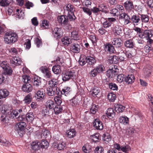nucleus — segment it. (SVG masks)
Here are the masks:
<instances>
[{"mask_svg": "<svg viewBox=\"0 0 153 153\" xmlns=\"http://www.w3.org/2000/svg\"><path fill=\"white\" fill-rule=\"evenodd\" d=\"M117 74L116 69L113 68L108 70L106 72V75L109 78H112Z\"/></svg>", "mask_w": 153, "mask_h": 153, "instance_id": "24", "label": "nucleus"}, {"mask_svg": "<svg viewBox=\"0 0 153 153\" xmlns=\"http://www.w3.org/2000/svg\"><path fill=\"white\" fill-rule=\"evenodd\" d=\"M100 89L97 87H93L90 91V93L91 95L94 97H97V95L100 92Z\"/></svg>", "mask_w": 153, "mask_h": 153, "instance_id": "26", "label": "nucleus"}, {"mask_svg": "<svg viewBox=\"0 0 153 153\" xmlns=\"http://www.w3.org/2000/svg\"><path fill=\"white\" fill-rule=\"evenodd\" d=\"M67 16L68 18V20H69L70 21H74L76 19L74 13L68 14Z\"/></svg>", "mask_w": 153, "mask_h": 153, "instance_id": "59", "label": "nucleus"}, {"mask_svg": "<svg viewBox=\"0 0 153 153\" xmlns=\"http://www.w3.org/2000/svg\"><path fill=\"white\" fill-rule=\"evenodd\" d=\"M94 127L97 130H102L103 126L102 122L99 119H96L94 120L93 122Z\"/></svg>", "mask_w": 153, "mask_h": 153, "instance_id": "7", "label": "nucleus"}, {"mask_svg": "<svg viewBox=\"0 0 153 153\" xmlns=\"http://www.w3.org/2000/svg\"><path fill=\"white\" fill-rule=\"evenodd\" d=\"M119 19L123 20L125 25H126L131 22L129 16L125 13H122L120 15Z\"/></svg>", "mask_w": 153, "mask_h": 153, "instance_id": "6", "label": "nucleus"}, {"mask_svg": "<svg viewBox=\"0 0 153 153\" xmlns=\"http://www.w3.org/2000/svg\"><path fill=\"white\" fill-rule=\"evenodd\" d=\"M81 47L79 44L77 43H73L71 44L70 46V50L73 53H77L79 52Z\"/></svg>", "mask_w": 153, "mask_h": 153, "instance_id": "9", "label": "nucleus"}, {"mask_svg": "<svg viewBox=\"0 0 153 153\" xmlns=\"http://www.w3.org/2000/svg\"><path fill=\"white\" fill-rule=\"evenodd\" d=\"M104 149L103 148L100 146H99L96 147L94 150L95 153H104Z\"/></svg>", "mask_w": 153, "mask_h": 153, "instance_id": "55", "label": "nucleus"}, {"mask_svg": "<svg viewBox=\"0 0 153 153\" xmlns=\"http://www.w3.org/2000/svg\"><path fill=\"white\" fill-rule=\"evenodd\" d=\"M8 116L12 118H14V117H16L18 116V117L19 120H23L25 119L24 117L22 116H20L19 115V113L18 111L16 110H13L12 109L10 110V113L9 114Z\"/></svg>", "mask_w": 153, "mask_h": 153, "instance_id": "10", "label": "nucleus"}, {"mask_svg": "<svg viewBox=\"0 0 153 153\" xmlns=\"http://www.w3.org/2000/svg\"><path fill=\"white\" fill-rule=\"evenodd\" d=\"M86 62L88 66L91 67L94 65L96 62V59L93 57L88 56L85 58Z\"/></svg>", "mask_w": 153, "mask_h": 153, "instance_id": "18", "label": "nucleus"}, {"mask_svg": "<svg viewBox=\"0 0 153 153\" xmlns=\"http://www.w3.org/2000/svg\"><path fill=\"white\" fill-rule=\"evenodd\" d=\"M124 45L126 47L128 48H133L134 46L133 42L131 39L126 40L125 42Z\"/></svg>", "mask_w": 153, "mask_h": 153, "instance_id": "46", "label": "nucleus"}, {"mask_svg": "<svg viewBox=\"0 0 153 153\" xmlns=\"http://www.w3.org/2000/svg\"><path fill=\"white\" fill-rule=\"evenodd\" d=\"M26 120L27 121L32 122L34 119V116L33 113L31 112H28L26 116Z\"/></svg>", "mask_w": 153, "mask_h": 153, "instance_id": "40", "label": "nucleus"}, {"mask_svg": "<svg viewBox=\"0 0 153 153\" xmlns=\"http://www.w3.org/2000/svg\"><path fill=\"white\" fill-rule=\"evenodd\" d=\"M32 99V95L30 93L25 97L24 101L25 103L29 104L31 102Z\"/></svg>", "mask_w": 153, "mask_h": 153, "instance_id": "44", "label": "nucleus"}, {"mask_svg": "<svg viewBox=\"0 0 153 153\" xmlns=\"http://www.w3.org/2000/svg\"><path fill=\"white\" fill-rule=\"evenodd\" d=\"M17 38L18 36L16 33L10 32L5 34L4 39L5 43L10 44L16 42Z\"/></svg>", "mask_w": 153, "mask_h": 153, "instance_id": "1", "label": "nucleus"}, {"mask_svg": "<svg viewBox=\"0 0 153 153\" xmlns=\"http://www.w3.org/2000/svg\"><path fill=\"white\" fill-rule=\"evenodd\" d=\"M86 56L84 55H82L79 57V62L81 66L84 65L86 63L85 60Z\"/></svg>", "mask_w": 153, "mask_h": 153, "instance_id": "50", "label": "nucleus"}, {"mask_svg": "<svg viewBox=\"0 0 153 153\" xmlns=\"http://www.w3.org/2000/svg\"><path fill=\"white\" fill-rule=\"evenodd\" d=\"M47 93L50 96L55 95L56 94L59 95L60 91L58 88H53L49 87L47 89Z\"/></svg>", "mask_w": 153, "mask_h": 153, "instance_id": "4", "label": "nucleus"}, {"mask_svg": "<svg viewBox=\"0 0 153 153\" xmlns=\"http://www.w3.org/2000/svg\"><path fill=\"white\" fill-rule=\"evenodd\" d=\"M125 9L128 11H129L134 8L133 2L129 1H127L124 3Z\"/></svg>", "mask_w": 153, "mask_h": 153, "instance_id": "27", "label": "nucleus"}, {"mask_svg": "<svg viewBox=\"0 0 153 153\" xmlns=\"http://www.w3.org/2000/svg\"><path fill=\"white\" fill-rule=\"evenodd\" d=\"M42 133L41 134V137L43 138H46L50 135L49 132L46 130H42Z\"/></svg>", "mask_w": 153, "mask_h": 153, "instance_id": "58", "label": "nucleus"}, {"mask_svg": "<svg viewBox=\"0 0 153 153\" xmlns=\"http://www.w3.org/2000/svg\"><path fill=\"white\" fill-rule=\"evenodd\" d=\"M11 109L12 108L8 104H4L0 108L1 113L3 114H6L7 115H8L10 114Z\"/></svg>", "mask_w": 153, "mask_h": 153, "instance_id": "8", "label": "nucleus"}, {"mask_svg": "<svg viewBox=\"0 0 153 153\" xmlns=\"http://www.w3.org/2000/svg\"><path fill=\"white\" fill-rule=\"evenodd\" d=\"M64 8L65 11L67 12L68 14L74 13L75 11L74 6L70 4L65 5Z\"/></svg>", "mask_w": 153, "mask_h": 153, "instance_id": "23", "label": "nucleus"}, {"mask_svg": "<svg viewBox=\"0 0 153 153\" xmlns=\"http://www.w3.org/2000/svg\"><path fill=\"white\" fill-rule=\"evenodd\" d=\"M33 89L32 85L29 83L24 84L22 87V91L27 93H29Z\"/></svg>", "mask_w": 153, "mask_h": 153, "instance_id": "17", "label": "nucleus"}, {"mask_svg": "<svg viewBox=\"0 0 153 153\" xmlns=\"http://www.w3.org/2000/svg\"><path fill=\"white\" fill-rule=\"evenodd\" d=\"M118 57L119 60L120 61H125L126 58V53H124L123 51L122 52L119 53Z\"/></svg>", "mask_w": 153, "mask_h": 153, "instance_id": "51", "label": "nucleus"}, {"mask_svg": "<svg viewBox=\"0 0 153 153\" xmlns=\"http://www.w3.org/2000/svg\"><path fill=\"white\" fill-rule=\"evenodd\" d=\"M9 1L7 0H1L0 1V5L2 7L7 6L9 4Z\"/></svg>", "mask_w": 153, "mask_h": 153, "instance_id": "64", "label": "nucleus"}, {"mask_svg": "<svg viewBox=\"0 0 153 153\" xmlns=\"http://www.w3.org/2000/svg\"><path fill=\"white\" fill-rule=\"evenodd\" d=\"M0 66L4 71V73L8 75H10L12 72V70L7 65V62L2 61L0 64Z\"/></svg>", "mask_w": 153, "mask_h": 153, "instance_id": "3", "label": "nucleus"}, {"mask_svg": "<svg viewBox=\"0 0 153 153\" xmlns=\"http://www.w3.org/2000/svg\"><path fill=\"white\" fill-rule=\"evenodd\" d=\"M134 30L137 33L139 37L141 38L143 33V30L139 27H135L134 28Z\"/></svg>", "mask_w": 153, "mask_h": 153, "instance_id": "56", "label": "nucleus"}, {"mask_svg": "<svg viewBox=\"0 0 153 153\" xmlns=\"http://www.w3.org/2000/svg\"><path fill=\"white\" fill-rule=\"evenodd\" d=\"M9 92L6 89H2L0 90V99L5 98L9 94Z\"/></svg>", "mask_w": 153, "mask_h": 153, "instance_id": "28", "label": "nucleus"}, {"mask_svg": "<svg viewBox=\"0 0 153 153\" xmlns=\"http://www.w3.org/2000/svg\"><path fill=\"white\" fill-rule=\"evenodd\" d=\"M41 71L44 74L45 77L47 78H51L52 75L50 70L48 68L42 67L40 68Z\"/></svg>", "mask_w": 153, "mask_h": 153, "instance_id": "12", "label": "nucleus"}, {"mask_svg": "<svg viewBox=\"0 0 153 153\" xmlns=\"http://www.w3.org/2000/svg\"><path fill=\"white\" fill-rule=\"evenodd\" d=\"M122 42V40L120 38H114L112 43L116 48H119L121 46Z\"/></svg>", "mask_w": 153, "mask_h": 153, "instance_id": "20", "label": "nucleus"}, {"mask_svg": "<svg viewBox=\"0 0 153 153\" xmlns=\"http://www.w3.org/2000/svg\"><path fill=\"white\" fill-rule=\"evenodd\" d=\"M144 75L146 78L149 77L151 75V71L149 69L146 68L144 69Z\"/></svg>", "mask_w": 153, "mask_h": 153, "instance_id": "57", "label": "nucleus"}, {"mask_svg": "<svg viewBox=\"0 0 153 153\" xmlns=\"http://www.w3.org/2000/svg\"><path fill=\"white\" fill-rule=\"evenodd\" d=\"M140 14L138 15H133L131 17V21L134 25H137L141 23Z\"/></svg>", "mask_w": 153, "mask_h": 153, "instance_id": "13", "label": "nucleus"}, {"mask_svg": "<svg viewBox=\"0 0 153 153\" xmlns=\"http://www.w3.org/2000/svg\"><path fill=\"white\" fill-rule=\"evenodd\" d=\"M109 88L113 90H116L118 89L117 85L115 83H110L109 84Z\"/></svg>", "mask_w": 153, "mask_h": 153, "instance_id": "63", "label": "nucleus"}, {"mask_svg": "<svg viewBox=\"0 0 153 153\" xmlns=\"http://www.w3.org/2000/svg\"><path fill=\"white\" fill-rule=\"evenodd\" d=\"M39 142L34 141L31 143L32 149L34 150H37L40 148Z\"/></svg>", "mask_w": 153, "mask_h": 153, "instance_id": "47", "label": "nucleus"}, {"mask_svg": "<svg viewBox=\"0 0 153 153\" xmlns=\"http://www.w3.org/2000/svg\"><path fill=\"white\" fill-rule=\"evenodd\" d=\"M105 49L110 54L114 53L115 51L114 47L111 44L108 43L105 44Z\"/></svg>", "mask_w": 153, "mask_h": 153, "instance_id": "19", "label": "nucleus"}, {"mask_svg": "<svg viewBox=\"0 0 153 153\" xmlns=\"http://www.w3.org/2000/svg\"><path fill=\"white\" fill-rule=\"evenodd\" d=\"M62 80L64 82L68 81L76 76L75 72L71 71H64L62 73Z\"/></svg>", "mask_w": 153, "mask_h": 153, "instance_id": "2", "label": "nucleus"}, {"mask_svg": "<svg viewBox=\"0 0 153 153\" xmlns=\"http://www.w3.org/2000/svg\"><path fill=\"white\" fill-rule=\"evenodd\" d=\"M52 34L56 39L61 38L63 35V32L61 28L56 27L52 31Z\"/></svg>", "mask_w": 153, "mask_h": 153, "instance_id": "5", "label": "nucleus"}, {"mask_svg": "<svg viewBox=\"0 0 153 153\" xmlns=\"http://www.w3.org/2000/svg\"><path fill=\"white\" fill-rule=\"evenodd\" d=\"M76 133V131L74 129H70L68 130L66 132L67 137L69 138L74 137L75 136Z\"/></svg>", "mask_w": 153, "mask_h": 153, "instance_id": "37", "label": "nucleus"}, {"mask_svg": "<svg viewBox=\"0 0 153 153\" xmlns=\"http://www.w3.org/2000/svg\"><path fill=\"white\" fill-rule=\"evenodd\" d=\"M48 142L46 140H43L39 142L40 147L42 148H47L48 146Z\"/></svg>", "mask_w": 153, "mask_h": 153, "instance_id": "45", "label": "nucleus"}, {"mask_svg": "<svg viewBox=\"0 0 153 153\" xmlns=\"http://www.w3.org/2000/svg\"><path fill=\"white\" fill-rule=\"evenodd\" d=\"M71 39L75 40L80 39V37L78 34V32L75 30H74L71 33Z\"/></svg>", "mask_w": 153, "mask_h": 153, "instance_id": "33", "label": "nucleus"}, {"mask_svg": "<svg viewBox=\"0 0 153 153\" xmlns=\"http://www.w3.org/2000/svg\"><path fill=\"white\" fill-rule=\"evenodd\" d=\"M22 63L21 59L18 57H13L10 60V64L13 66L20 65Z\"/></svg>", "mask_w": 153, "mask_h": 153, "instance_id": "15", "label": "nucleus"}, {"mask_svg": "<svg viewBox=\"0 0 153 153\" xmlns=\"http://www.w3.org/2000/svg\"><path fill=\"white\" fill-rule=\"evenodd\" d=\"M35 44L37 48L42 47V40L39 37L35 38L34 40Z\"/></svg>", "mask_w": 153, "mask_h": 153, "instance_id": "49", "label": "nucleus"}, {"mask_svg": "<svg viewBox=\"0 0 153 153\" xmlns=\"http://www.w3.org/2000/svg\"><path fill=\"white\" fill-rule=\"evenodd\" d=\"M135 77L133 75H128L125 78V80L128 84H131L134 81Z\"/></svg>", "mask_w": 153, "mask_h": 153, "instance_id": "29", "label": "nucleus"}, {"mask_svg": "<svg viewBox=\"0 0 153 153\" xmlns=\"http://www.w3.org/2000/svg\"><path fill=\"white\" fill-rule=\"evenodd\" d=\"M23 81L25 84L29 83L31 81L30 77L26 75H22Z\"/></svg>", "mask_w": 153, "mask_h": 153, "instance_id": "54", "label": "nucleus"}, {"mask_svg": "<svg viewBox=\"0 0 153 153\" xmlns=\"http://www.w3.org/2000/svg\"><path fill=\"white\" fill-rule=\"evenodd\" d=\"M119 121L120 123L125 125L128 124L129 119L126 116H122L120 117Z\"/></svg>", "mask_w": 153, "mask_h": 153, "instance_id": "36", "label": "nucleus"}, {"mask_svg": "<svg viewBox=\"0 0 153 153\" xmlns=\"http://www.w3.org/2000/svg\"><path fill=\"white\" fill-rule=\"evenodd\" d=\"M48 84L50 87L57 88V87L58 84V82L57 79H53L48 82Z\"/></svg>", "mask_w": 153, "mask_h": 153, "instance_id": "32", "label": "nucleus"}, {"mask_svg": "<svg viewBox=\"0 0 153 153\" xmlns=\"http://www.w3.org/2000/svg\"><path fill=\"white\" fill-rule=\"evenodd\" d=\"M91 138L95 142H98V140L100 139V134H99L96 133L93 135H91L90 136Z\"/></svg>", "mask_w": 153, "mask_h": 153, "instance_id": "52", "label": "nucleus"}, {"mask_svg": "<svg viewBox=\"0 0 153 153\" xmlns=\"http://www.w3.org/2000/svg\"><path fill=\"white\" fill-rule=\"evenodd\" d=\"M114 30L117 35H121L122 34V28L118 25L114 26Z\"/></svg>", "mask_w": 153, "mask_h": 153, "instance_id": "34", "label": "nucleus"}, {"mask_svg": "<svg viewBox=\"0 0 153 153\" xmlns=\"http://www.w3.org/2000/svg\"><path fill=\"white\" fill-rule=\"evenodd\" d=\"M71 91V89L70 87L66 86L64 87L60 92L62 94L67 96L70 94Z\"/></svg>", "mask_w": 153, "mask_h": 153, "instance_id": "21", "label": "nucleus"}, {"mask_svg": "<svg viewBox=\"0 0 153 153\" xmlns=\"http://www.w3.org/2000/svg\"><path fill=\"white\" fill-rule=\"evenodd\" d=\"M52 71L56 74H59L61 71V66L59 65H56L53 66L52 68Z\"/></svg>", "mask_w": 153, "mask_h": 153, "instance_id": "30", "label": "nucleus"}, {"mask_svg": "<svg viewBox=\"0 0 153 153\" xmlns=\"http://www.w3.org/2000/svg\"><path fill=\"white\" fill-rule=\"evenodd\" d=\"M116 96L113 93H109L108 95V98L110 101L114 102L115 100Z\"/></svg>", "mask_w": 153, "mask_h": 153, "instance_id": "53", "label": "nucleus"}, {"mask_svg": "<svg viewBox=\"0 0 153 153\" xmlns=\"http://www.w3.org/2000/svg\"><path fill=\"white\" fill-rule=\"evenodd\" d=\"M152 36L151 30H144L143 32L141 38L142 39L146 38L147 39L150 38Z\"/></svg>", "mask_w": 153, "mask_h": 153, "instance_id": "22", "label": "nucleus"}, {"mask_svg": "<svg viewBox=\"0 0 153 153\" xmlns=\"http://www.w3.org/2000/svg\"><path fill=\"white\" fill-rule=\"evenodd\" d=\"M125 108V107L121 105H117L115 106V110L117 112H122Z\"/></svg>", "mask_w": 153, "mask_h": 153, "instance_id": "42", "label": "nucleus"}, {"mask_svg": "<svg viewBox=\"0 0 153 153\" xmlns=\"http://www.w3.org/2000/svg\"><path fill=\"white\" fill-rule=\"evenodd\" d=\"M54 100L56 103L58 105H60L62 102V99L59 97V95L56 96L54 97Z\"/></svg>", "mask_w": 153, "mask_h": 153, "instance_id": "61", "label": "nucleus"}, {"mask_svg": "<svg viewBox=\"0 0 153 153\" xmlns=\"http://www.w3.org/2000/svg\"><path fill=\"white\" fill-rule=\"evenodd\" d=\"M57 20L59 23L63 26L67 25L68 23V18L66 16H58Z\"/></svg>", "mask_w": 153, "mask_h": 153, "instance_id": "11", "label": "nucleus"}, {"mask_svg": "<svg viewBox=\"0 0 153 153\" xmlns=\"http://www.w3.org/2000/svg\"><path fill=\"white\" fill-rule=\"evenodd\" d=\"M65 146V142H60L57 144L56 147L57 149L59 150L63 149Z\"/></svg>", "mask_w": 153, "mask_h": 153, "instance_id": "60", "label": "nucleus"}, {"mask_svg": "<svg viewBox=\"0 0 153 153\" xmlns=\"http://www.w3.org/2000/svg\"><path fill=\"white\" fill-rule=\"evenodd\" d=\"M61 42L62 44L66 46H68L71 42V40L68 37L65 36L61 39Z\"/></svg>", "mask_w": 153, "mask_h": 153, "instance_id": "39", "label": "nucleus"}, {"mask_svg": "<svg viewBox=\"0 0 153 153\" xmlns=\"http://www.w3.org/2000/svg\"><path fill=\"white\" fill-rule=\"evenodd\" d=\"M45 94L42 90L38 91L35 95V97L38 101L43 100L44 99Z\"/></svg>", "mask_w": 153, "mask_h": 153, "instance_id": "16", "label": "nucleus"}, {"mask_svg": "<svg viewBox=\"0 0 153 153\" xmlns=\"http://www.w3.org/2000/svg\"><path fill=\"white\" fill-rule=\"evenodd\" d=\"M131 150L130 147L128 146H121L120 150L122 151L123 152L127 153L128 151Z\"/></svg>", "mask_w": 153, "mask_h": 153, "instance_id": "62", "label": "nucleus"}, {"mask_svg": "<svg viewBox=\"0 0 153 153\" xmlns=\"http://www.w3.org/2000/svg\"><path fill=\"white\" fill-rule=\"evenodd\" d=\"M6 114L2 115L1 117V124L5 125L7 124L9 122V119L8 117L6 116Z\"/></svg>", "mask_w": 153, "mask_h": 153, "instance_id": "41", "label": "nucleus"}, {"mask_svg": "<svg viewBox=\"0 0 153 153\" xmlns=\"http://www.w3.org/2000/svg\"><path fill=\"white\" fill-rule=\"evenodd\" d=\"M102 140L105 143H108L111 140V137L108 133H105L102 135Z\"/></svg>", "mask_w": 153, "mask_h": 153, "instance_id": "31", "label": "nucleus"}, {"mask_svg": "<svg viewBox=\"0 0 153 153\" xmlns=\"http://www.w3.org/2000/svg\"><path fill=\"white\" fill-rule=\"evenodd\" d=\"M53 109L54 112L56 114H58L61 113L62 110L61 106L58 105L56 106Z\"/></svg>", "mask_w": 153, "mask_h": 153, "instance_id": "48", "label": "nucleus"}, {"mask_svg": "<svg viewBox=\"0 0 153 153\" xmlns=\"http://www.w3.org/2000/svg\"><path fill=\"white\" fill-rule=\"evenodd\" d=\"M54 105L55 103L54 101L51 100H48L46 103V108L50 109L53 108Z\"/></svg>", "mask_w": 153, "mask_h": 153, "instance_id": "38", "label": "nucleus"}, {"mask_svg": "<svg viewBox=\"0 0 153 153\" xmlns=\"http://www.w3.org/2000/svg\"><path fill=\"white\" fill-rule=\"evenodd\" d=\"M140 17L141 20V22H142V25L143 24H146L149 22V16L147 15L140 14Z\"/></svg>", "mask_w": 153, "mask_h": 153, "instance_id": "25", "label": "nucleus"}, {"mask_svg": "<svg viewBox=\"0 0 153 153\" xmlns=\"http://www.w3.org/2000/svg\"><path fill=\"white\" fill-rule=\"evenodd\" d=\"M26 127V123L24 122H21L17 123L16 125L15 128L19 133V131H23L25 129Z\"/></svg>", "mask_w": 153, "mask_h": 153, "instance_id": "14", "label": "nucleus"}, {"mask_svg": "<svg viewBox=\"0 0 153 153\" xmlns=\"http://www.w3.org/2000/svg\"><path fill=\"white\" fill-rule=\"evenodd\" d=\"M106 114L109 118L111 119L114 116L115 113L113 108H110L107 109Z\"/></svg>", "mask_w": 153, "mask_h": 153, "instance_id": "35", "label": "nucleus"}, {"mask_svg": "<svg viewBox=\"0 0 153 153\" xmlns=\"http://www.w3.org/2000/svg\"><path fill=\"white\" fill-rule=\"evenodd\" d=\"M98 106L92 104L91 105V108L90 109V112L91 114H95L98 111Z\"/></svg>", "mask_w": 153, "mask_h": 153, "instance_id": "43", "label": "nucleus"}]
</instances>
